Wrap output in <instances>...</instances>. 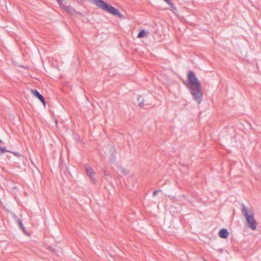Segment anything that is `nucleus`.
Returning <instances> with one entry per match:
<instances>
[{"mask_svg": "<svg viewBox=\"0 0 261 261\" xmlns=\"http://www.w3.org/2000/svg\"><path fill=\"white\" fill-rule=\"evenodd\" d=\"M186 86L193 96V99L198 104L201 103L202 99L201 84L193 71L190 72L188 74V84Z\"/></svg>", "mask_w": 261, "mask_h": 261, "instance_id": "1", "label": "nucleus"}, {"mask_svg": "<svg viewBox=\"0 0 261 261\" xmlns=\"http://www.w3.org/2000/svg\"><path fill=\"white\" fill-rule=\"evenodd\" d=\"M93 3L99 8L119 18H123V15L118 9L108 4L103 0H93Z\"/></svg>", "mask_w": 261, "mask_h": 261, "instance_id": "2", "label": "nucleus"}, {"mask_svg": "<svg viewBox=\"0 0 261 261\" xmlns=\"http://www.w3.org/2000/svg\"><path fill=\"white\" fill-rule=\"evenodd\" d=\"M242 213L246 220L247 226L253 230L256 228V223L253 213L250 209L242 204Z\"/></svg>", "mask_w": 261, "mask_h": 261, "instance_id": "3", "label": "nucleus"}, {"mask_svg": "<svg viewBox=\"0 0 261 261\" xmlns=\"http://www.w3.org/2000/svg\"><path fill=\"white\" fill-rule=\"evenodd\" d=\"M86 174L88 176H89L91 181L94 184L95 182V179L93 177V175L95 174V172L93 171V169L88 165H86L85 166Z\"/></svg>", "mask_w": 261, "mask_h": 261, "instance_id": "4", "label": "nucleus"}, {"mask_svg": "<svg viewBox=\"0 0 261 261\" xmlns=\"http://www.w3.org/2000/svg\"><path fill=\"white\" fill-rule=\"evenodd\" d=\"M12 217H13V218L14 219V221L17 223L18 227L22 230V231L24 233H25V228L23 226V224L22 223L21 220H20L18 218V217L17 216H16V215L14 213L12 214Z\"/></svg>", "mask_w": 261, "mask_h": 261, "instance_id": "5", "label": "nucleus"}, {"mask_svg": "<svg viewBox=\"0 0 261 261\" xmlns=\"http://www.w3.org/2000/svg\"><path fill=\"white\" fill-rule=\"evenodd\" d=\"M218 234L220 238L226 239L228 236L229 232L226 228H222L220 230Z\"/></svg>", "mask_w": 261, "mask_h": 261, "instance_id": "6", "label": "nucleus"}, {"mask_svg": "<svg viewBox=\"0 0 261 261\" xmlns=\"http://www.w3.org/2000/svg\"><path fill=\"white\" fill-rule=\"evenodd\" d=\"M65 11L69 14L71 15H76V14H79L82 15L81 13L77 12L76 11V10L71 7V6H66L65 7Z\"/></svg>", "mask_w": 261, "mask_h": 261, "instance_id": "7", "label": "nucleus"}, {"mask_svg": "<svg viewBox=\"0 0 261 261\" xmlns=\"http://www.w3.org/2000/svg\"><path fill=\"white\" fill-rule=\"evenodd\" d=\"M31 92L35 97H37L39 100L43 99V96L37 90L31 89Z\"/></svg>", "mask_w": 261, "mask_h": 261, "instance_id": "8", "label": "nucleus"}, {"mask_svg": "<svg viewBox=\"0 0 261 261\" xmlns=\"http://www.w3.org/2000/svg\"><path fill=\"white\" fill-rule=\"evenodd\" d=\"M148 33L147 32H146L145 30H142L141 31H140V32L138 34L137 38H143V37L147 36Z\"/></svg>", "mask_w": 261, "mask_h": 261, "instance_id": "9", "label": "nucleus"}, {"mask_svg": "<svg viewBox=\"0 0 261 261\" xmlns=\"http://www.w3.org/2000/svg\"><path fill=\"white\" fill-rule=\"evenodd\" d=\"M138 101L139 102L140 106L142 107L144 106L143 98L141 96H139L138 97Z\"/></svg>", "mask_w": 261, "mask_h": 261, "instance_id": "10", "label": "nucleus"}, {"mask_svg": "<svg viewBox=\"0 0 261 261\" xmlns=\"http://www.w3.org/2000/svg\"><path fill=\"white\" fill-rule=\"evenodd\" d=\"M164 1H165L172 8H174V5L172 4V3L171 2V0H164Z\"/></svg>", "mask_w": 261, "mask_h": 261, "instance_id": "11", "label": "nucleus"}, {"mask_svg": "<svg viewBox=\"0 0 261 261\" xmlns=\"http://www.w3.org/2000/svg\"><path fill=\"white\" fill-rule=\"evenodd\" d=\"M0 151H1L2 152H3V153L10 152L9 150H7L6 148L4 147H0Z\"/></svg>", "mask_w": 261, "mask_h": 261, "instance_id": "12", "label": "nucleus"}, {"mask_svg": "<svg viewBox=\"0 0 261 261\" xmlns=\"http://www.w3.org/2000/svg\"><path fill=\"white\" fill-rule=\"evenodd\" d=\"M121 172L124 175L126 174L127 173V170L124 168L121 169Z\"/></svg>", "mask_w": 261, "mask_h": 261, "instance_id": "13", "label": "nucleus"}, {"mask_svg": "<svg viewBox=\"0 0 261 261\" xmlns=\"http://www.w3.org/2000/svg\"><path fill=\"white\" fill-rule=\"evenodd\" d=\"M160 191H161V190H160L154 191L153 192V196H155V195H157V194H158L159 192H160Z\"/></svg>", "mask_w": 261, "mask_h": 261, "instance_id": "14", "label": "nucleus"}, {"mask_svg": "<svg viewBox=\"0 0 261 261\" xmlns=\"http://www.w3.org/2000/svg\"><path fill=\"white\" fill-rule=\"evenodd\" d=\"M42 102V103L45 106V99H44V98L43 97V99H40V100Z\"/></svg>", "mask_w": 261, "mask_h": 261, "instance_id": "15", "label": "nucleus"}, {"mask_svg": "<svg viewBox=\"0 0 261 261\" xmlns=\"http://www.w3.org/2000/svg\"><path fill=\"white\" fill-rule=\"evenodd\" d=\"M58 3L60 4L61 3H62L64 0H56Z\"/></svg>", "mask_w": 261, "mask_h": 261, "instance_id": "16", "label": "nucleus"}, {"mask_svg": "<svg viewBox=\"0 0 261 261\" xmlns=\"http://www.w3.org/2000/svg\"><path fill=\"white\" fill-rule=\"evenodd\" d=\"M219 251L220 252H223V249H219Z\"/></svg>", "mask_w": 261, "mask_h": 261, "instance_id": "17", "label": "nucleus"}, {"mask_svg": "<svg viewBox=\"0 0 261 261\" xmlns=\"http://www.w3.org/2000/svg\"><path fill=\"white\" fill-rule=\"evenodd\" d=\"M13 153H14V154H17V153H16V152H13Z\"/></svg>", "mask_w": 261, "mask_h": 261, "instance_id": "18", "label": "nucleus"}, {"mask_svg": "<svg viewBox=\"0 0 261 261\" xmlns=\"http://www.w3.org/2000/svg\"><path fill=\"white\" fill-rule=\"evenodd\" d=\"M0 143H2V141L1 140H0Z\"/></svg>", "mask_w": 261, "mask_h": 261, "instance_id": "19", "label": "nucleus"}, {"mask_svg": "<svg viewBox=\"0 0 261 261\" xmlns=\"http://www.w3.org/2000/svg\"><path fill=\"white\" fill-rule=\"evenodd\" d=\"M112 160H113V162L115 161V159H112Z\"/></svg>", "mask_w": 261, "mask_h": 261, "instance_id": "20", "label": "nucleus"}, {"mask_svg": "<svg viewBox=\"0 0 261 261\" xmlns=\"http://www.w3.org/2000/svg\"><path fill=\"white\" fill-rule=\"evenodd\" d=\"M112 160H113V162L115 161V159H112Z\"/></svg>", "mask_w": 261, "mask_h": 261, "instance_id": "21", "label": "nucleus"}]
</instances>
